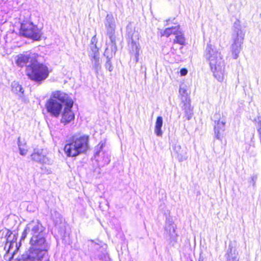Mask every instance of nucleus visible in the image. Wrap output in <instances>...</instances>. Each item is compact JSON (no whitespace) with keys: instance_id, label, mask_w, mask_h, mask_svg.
I'll return each mask as SVG.
<instances>
[{"instance_id":"nucleus-18","label":"nucleus","mask_w":261,"mask_h":261,"mask_svg":"<svg viewBox=\"0 0 261 261\" xmlns=\"http://www.w3.org/2000/svg\"><path fill=\"white\" fill-rule=\"evenodd\" d=\"M163 123V120L162 117H157L155 123L154 133L158 137H162L163 136V132L162 130Z\"/></svg>"},{"instance_id":"nucleus-40","label":"nucleus","mask_w":261,"mask_h":261,"mask_svg":"<svg viewBox=\"0 0 261 261\" xmlns=\"http://www.w3.org/2000/svg\"><path fill=\"white\" fill-rule=\"evenodd\" d=\"M199 261H202V260H201L200 259H199Z\"/></svg>"},{"instance_id":"nucleus-8","label":"nucleus","mask_w":261,"mask_h":261,"mask_svg":"<svg viewBox=\"0 0 261 261\" xmlns=\"http://www.w3.org/2000/svg\"><path fill=\"white\" fill-rule=\"evenodd\" d=\"M20 35L35 41L41 40L42 33L36 25L30 21H24L21 23Z\"/></svg>"},{"instance_id":"nucleus-11","label":"nucleus","mask_w":261,"mask_h":261,"mask_svg":"<svg viewBox=\"0 0 261 261\" xmlns=\"http://www.w3.org/2000/svg\"><path fill=\"white\" fill-rule=\"evenodd\" d=\"M31 159L40 164H50L51 163V160L46 156V152L43 149H34V152L31 154Z\"/></svg>"},{"instance_id":"nucleus-32","label":"nucleus","mask_w":261,"mask_h":261,"mask_svg":"<svg viewBox=\"0 0 261 261\" xmlns=\"http://www.w3.org/2000/svg\"><path fill=\"white\" fill-rule=\"evenodd\" d=\"M257 176L256 175H253L251 177L250 182L252 184L254 188L255 187L256 181L257 180Z\"/></svg>"},{"instance_id":"nucleus-7","label":"nucleus","mask_w":261,"mask_h":261,"mask_svg":"<svg viewBox=\"0 0 261 261\" xmlns=\"http://www.w3.org/2000/svg\"><path fill=\"white\" fill-rule=\"evenodd\" d=\"M127 38L129 44L130 53L131 58L134 56L133 60L138 62L139 55V43L138 40L139 35L138 32H136L132 22H129L126 27Z\"/></svg>"},{"instance_id":"nucleus-29","label":"nucleus","mask_w":261,"mask_h":261,"mask_svg":"<svg viewBox=\"0 0 261 261\" xmlns=\"http://www.w3.org/2000/svg\"><path fill=\"white\" fill-rule=\"evenodd\" d=\"M180 98L182 106L186 104H191V100L188 95L180 96Z\"/></svg>"},{"instance_id":"nucleus-34","label":"nucleus","mask_w":261,"mask_h":261,"mask_svg":"<svg viewBox=\"0 0 261 261\" xmlns=\"http://www.w3.org/2000/svg\"><path fill=\"white\" fill-rule=\"evenodd\" d=\"M11 234H12V232L10 231H7V232L6 234V238H7V239H6L7 243H8L9 242H11L10 238L11 237Z\"/></svg>"},{"instance_id":"nucleus-19","label":"nucleus","mask_w":261,"mask_h":261,"mask_svg":"<svg viewBox=\"0 0 261 261\" xmlns=\"http://www.w3.org/2000/svg\"><path fill=\"white\" fill-rule=\"evenodd\" d=\"M175 229L176 226L174 225L172 219L170 218H167L165 227L166 236L168 234H171L172 233L175 232Z\"/></svg>"},{"instance_id":"nucleus-14","label":"nucleus","mask_w":261,"mask_h":261,"mask_svg":"<svg viewBox=\"0 0 261 261\" xmlns=\"http://www.w3.org/2000/svg\"><path fill=\"white\" fill-rule=\"evenodd\" d=\"M214 117L218 119V120H215V122L216 124L214 127L215 136L217 139L221 140V133L225 130V122L220 120V114H215Z\"/></svg>"},{"instance_id":"nucleus-30","label":"nucleus","mask_w":261,"mask_h":261,"mask_svg":"<svg viewBox=\"0 0 261 261\" xmlns=\"http://www.w3.org/2000/svg\"><path fill=\"white\" fill-rule=\"evenodd\" d=\"M106 62L105 65V68L107 69H108L110 71H112L113 69V67L112 66L111 59H106Z\"/></svg>"},{"instance_id":"nucleus-31","label":"nucleus","mask_w":261,"mask_h":261,"mask_svg":"<svg viewBox=\"0 0 261 261\" xmlns=\"http://www.w3.org/2000/svg\"><path fill=\"white\" fill-rule=\"evenodd\" d=\"M179 93L180 96L188 95L186 89L182 86H180Z\"/></svg>"},{"instance_id":"nucleus-26","label":"nucleus","mask_w":261,"mask_h":261,"mask_svg":"<svg viewBox=\"0 0 261 261\" xmlns=\"http://www.w3.org/2000/svg\"><path fill=\"white\" fill-rule=\"evenodd\" d=\"M167 237L169 238V243L172 246H174L177 242V235L175 232L167 235Z\"/></svg>"},{"instance_id":"nucleus-16","label":"nucleus","mask_w":261,"mask_h":261,"mask_svg":"<svg viewBox=\"0 0 261 261\" xmlns=\"http://www.w3.org/2000/svg\"><path fill=\"white\" fill-rule=\"evenodd\" d=\"M106 147V142L100 141L94 148V158L97 160V158L102 155L107 151L104 149Z\"/></svg>"},{"instance_id":"nucleus-22","label":"nucleus","mask_w":261,"mask_h":261,"mask_svg":"<svg viewBox=\"0 0 261 261\" xmlns=\"http://www.w3.org/2000/svg\"><path fill=\"white\" fill-rule=\"evenodd\" d=\"M12 91L15 94L21 97L23 95V90L22 86L17 82H13L12 83Z\"/></svg>"},{"instance_id":"nucleus-37","label":"nucleus","mask_w":261,"mask_h":261,"mask_svg":"<svg viewBox=\"0 0 261 261\" xmlns=\"http://www.w3.org/2000/svg\"><path fill=\"white\" fill-rule=\"evenodd\" d=\"M257 128L261 126V119L258 118V121L257 122Z\"/></svg>"},{"instance_id":"nucleus-23","label":"nucleus","mask_w":261,"mask_h":261,"mask_svg":"<svg viewBox=\"0 0 261 261\" xmlns=\"http://www.w3.org/2000/svg\"><path fill=\"white\" fill-rule=\"evenodd\" d=\"M179 25L166 28L163 33H161L162 36H165L168 37L172 34L175 35L179 31Z\"/></svg>"},{"instance_id":"nucleus-33","label":"nucleus","mask_w":261,"mask_h":261,"mask_svg":"<svg viewBox=\"0 0 261 261\" xmlns=\"http://www.w3.org/2000/svg\"><path fill=\"white\" fill-rule=\"evenodd\" d=\"M97 43V39L96 38V35H94L91 40V43L90 45H96Z\"/></svg>"},{"instance_id":"nucleus-6","label":"nucleus","mask_w":261,"mask_h":261,"mask_svg":"<svg viewBox=\"0 0 261 261\" xmlns=\"http://www.w3.org/2000/svg\"><path fill=\"white\" fill-rule=\"evenodd\" d=\"M232 30L231 36L233 43L231 46V49L233 58L237 59L242 49V44L243 43L245 31L242 29L240 21L238 19L233 23Z\"/></svg>"},{"instance_id":"nucleus-35","label":"nucleus","mask_w":261,"mask_h":261,"mask_svg":"<svg viewBox=\"0 0 261 261\" xmlns=\"http://www.w3.org/2000/svg\"><path fill=\"white\" fill-rule=\"evenodd\" d=\"M187 73L186 69H182L180 70V74L181 75H185Z\"/></svg>"},{"instance_id":"nucleus-2","label":"nucleus","mask_w":261,"mask_h":261,"mask_svg":"<svg viewBox=\"0 0 261 261\" xmlns=\"http://www.w3.org/2000/svg\"><path fill=\"white\" fill-rule=\"evenodd\" d=\"M204 56L209 62L214 76L218 81H222L224 76L225 63L221 53L214 46L207 43Z\"/></svg>"},{"instance_id":"nucleus-20","label":"nucleus","mask_w":261,"mask_h":261,"mask_svg":"<svg viewBox=\"0 0 261 261\" xmlns=\"http://www.w3.org/2000/svg\"><path fill=\"white\" fill-rule=\"evenodd\" d=\"M226 261H238L235 250H233L232 246L229 244L225 254Z\"/></svg>"},{"instance_id":"nucleus-3","label":"nucleus","mask_w":261,"mask_h":261,"mask_svg":"<svg viewBox=\"0 0 261 261\" xmlns=\"http://www.w3.org/2000/svg\"><path fill=\"white\" fill-rule=\"evenodd\" d=\"M89 136L75 135L66 141L64 151L68 156L75 157L85 153L89 148Z\"/></svg>"},{"instance_id":"nucleus-28","label":"nucleus","mask_w":261,"mask_h":261,"mask_svg":"<svg viewBox=\"0 0 261 261\" xmlns=\"http://www.w3.org/2000/svg\"><path fill=\"white\" fill-rule=\"evenodd\" d=\"M102 155V160L103 162V164L108 165L110 162L111 161L110 156L108 152L107 151Z\"/></svg>"},{"instance_id":"nucleus-1","label":"nucleus","mask_w":261,"mask_h":261,"mask_svg":"<svg viewBox=\"0 0 261 261\" xmlns=\"http://www.w3.org/2000/svg\"><path fill=\"white\" fill-rule=\"evenodd\" d=\"M45 228L38 220H32L27 224L21 237L23 241L27 235L31 236L29 249L16 261H49L48 251L50 248L47 242Z\"/></svg>"},{"instance_id":"nucleus-25","label":"nucleus","mask_w":261,"mask_h":261,"mask_svg":"<svg viewBox=\"0 0 261 261\" xmlns=\"http://www.w3.org/2000/svg\"><path fill=\"white\" fill-rule=\"evenodd\" d=\"M89 56L90 57L99 56V48L97 47L96 45H90Z\"/></svg>"},{"instance_id":"nucleus-27","label":"nucleus","mask_w":261,"mask_h":261,"mask_svg":"<svg viewBox=\"0 0 261 261\" xmlns=\"http://www.w3.org/2000/svg\"><path fill=\"white\" fill-rule=\"evenodd\" d=\"M17 144L19 150V153L22 155H25L28 150L25 148L22 147L21 145H20V137L18 138Z\"/></svg>"},{"instance_id":"nucleus-13","label":"nucleus","mask_w":261,"mask_h":261,"mask_svg":"<svg viewBox=\"0 0 261 261\" xmlns=\"http://www.w3.org/2000/svg\"><path fill=\"white\" fill-rule=\"evenodd\" d=\"M173 153L179 162H181L188 159L187 148L185 146H181L178 143H175L173 146Z\"/></svg>"},{"instance_id":"nucleus-36","label":"nucleus","mask_w":261,"mask_h":261,"mask_svg":"<svg viewBox=\"0 0 261 261\" xmlns=\"http://www.w3.org/2000/svg\"><path fill=\"white\" fill-rule=\"evenodd\" d=\"M257 132L259 135L260 141H261V126L257 128Z\"/></svg>"},{"instance_id":"nucleus-10","label":"nucleus","mask_w":261,"mask_h":261,"mask_svg":"<svg viewBox=\"0 0 261 261\" xmlns=\"http://www.w3.org/2000/svg\"><path fill=\"white\" fill-rule=\"evenodd\" d=\"M105 25L107 30V34L109 39L116 38L115 35L116 24L114 18L112 14L107 15L105 21Z\"/></svg>"},{"instance_id":"nucleus-24","label":"nucleus","mask_w":261,"mask_h":261,"mask_svg":"<svg viewBox=\"0 0 261 261\" xmlns=\"http://www.w3.org/2000/svg\"><path fill=\"white\" fill-rule=\"evenodd\" d=\"M174 42L179 44L180 45H185V38L183 34L180 31H179L175 34V38L174 40Z\"/></svg>"},{"instance_id":"nucleus-39","label":"nucleus","mask_w":261,"mask_h":261,"mask_svg":"<svg viewBox=\"0 0 261 261\" xmlns=\"http://www.w3.org/2000/svg\"><path fill=\"white\" fill-rule=\"evenodd\" d=\"M20 145H21V146L24 147V146L25 145V144H23L20 141Z\"/></svg>"},{"instance_id":"nucleus-15","label":"nucleus","mask_w":261,"mask_h":261,"mask_svg":"<svg viewBox=\"0 0 261 261\" xmlns=\"http://www.w3.org/2000/svg\"><path fill=\"white\" fill-rule=\"evenodd\" d=\"M110 40L111 42L108 44H106L107 46L103 53V56L106 59H112L117 50L116 38Z\"/></svg>"},{"instance_id":"nucleus-17","label":"nucleus","mask_w":261,"mask_h":261,"mask_svg":"<svg viewBox=\"0 0 261 261\" xmlns=\"http://www.w3.org/2000/svg\"><path fill=\"white\" fill-rule=\"evenodd\" d=\"M90 58L92 64V68L94 70L95 73L98 74L101 69V63L99 56H95Z\"/></svg>"},{"instance_id":"nucleus-12","label":"nucleus","mask_w":261,"mask_h":261,"mask_svg":"<svg viewBox=\"0 0 261 261\" xmlns=\"http://www.w3.org/2000/svg\"><path fill=\"white\" fill-rule=\"evenodd\" d=\"M16 57V63L17 66L21 67L26 66L28 63H30L29 64H31L32 63L36 61L34 55L29 52L19 54Z\"/></svg>"},{"instance_id":"nucleus-38","label":"nucleus","mask_w":261,"mask_h":261,"mask_svg":"<svg viewBox=\"0 0 261 261\" xmlns=\"http://www.w3.org/2000/svg\"><path fill=\"white\" fill-rule=\"evenodd\" d=\"M170 21V19H168V20H166V24H165V25H168V24H169V22Z\"/></svg>"},{"instance_id":"nucleus-5","label":"nucleus","mask_w":261,"mask_h":261,"mask_svg":"<svg viewBox=\"0 0 261 261\" xmlns=\"http://www.w3.org/2000/svg\"><path fill=\"white\" fill-rule=\"evenodd\" d=\"M27 75L29 78L38 84H41L49 75L48 67L37 61L27 66Z\"/></svg>"},{"instance_id":"nucleus-41","label":"nucleus","mask_w":261,"mask_h":261,"mask_svg":"<svg viewBox=\"0 0 261 261\" xmlns=\"http://www.w3.org/2000/svg\"><path fill=\"white\" fill-rule=\"evenodd\" d=\"M199 261H202V260H201L200 259H199Z\"/></svg>"},{"instance_id":"nucleus-9","label":"nucleus","mask_w":261,"mask_h":261,"mask_svg":"<svg viewBox=\"0 0 261 261\" xmlns=\"http://www.w3.org/2000/svg\"><path fill=\"white\" fill-rule=\"evenodd\" d=\"M68 100V103L64 107L63 111H62L61 112L62 118L60 122L64 125L70 123L72 120L74 119L75 117L74 114L72 111V108L73 106V101L71 97Z\"/></svg>"},{"instance_id":"nucleus-21","label":"nucleus","mask_w":261,"mask_h":261,"mask_svg":"<svg viewBox=\"0 0 261 261\" xmlns=\"http://www.w3.org/2000/svg\"><path fill=\"white\" fill-rule=\"evenodd\" d=\"M181 108L184 111L185 117H186L188 120H190L193 115V110L191 104H186L185 106H182Z\"/></svg>"},{"instance_id":"nucleus-4","label":"nucleus","mask_w":261,"mask_h":261,"mask_svg":"<svg viewBox=\"0 0 261 261\" xmlns=\"http://www.w3.org/2000/svg\"><path fill=\"white\" fill-rule=\"evenodd\" d=\"M70 97L68 94L61 91L52 92L45 105L47 113L51 117H59Z\"/></svg>"}]
</instances>
